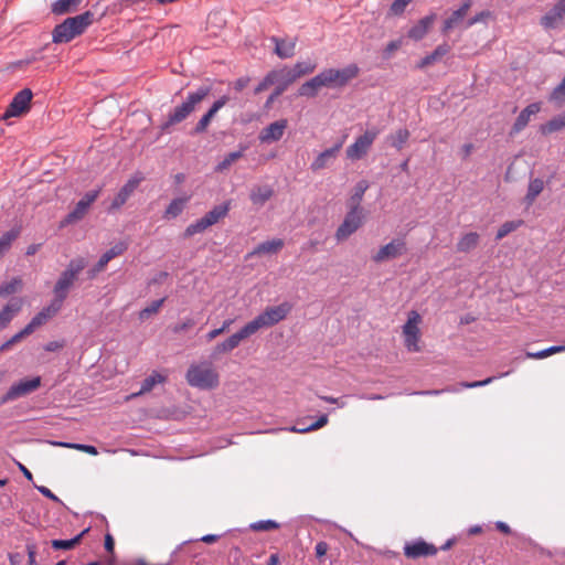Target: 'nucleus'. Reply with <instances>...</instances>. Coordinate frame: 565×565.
Instances as JSON below:
<instances>
[{
    "instance_id": "1",
    "label": "nucleus",
    "mask_w": 565,
    "mask_h": 565,
    "mask_svg": "<svg viewBox=\"0 0 565 565\" xmlns=\"http://www.w3.org/2000/svg\"><path fill=\"white\" fill-rule=\"evenodd\" d=\"M94 21L95 14L92 11H85L75 17L66 18L53 29V43L61 44L71 42L76 36L82 35Z\"/></svg>"
},
{
    "instance_id": "2",
    "label": "nucleus",
    "mask_w": 565,
    "mask_h": 565,
    "mask_svg": "<svg viewBox=\"0 0 565 565\" xmlns=\"http://www.w3.org/2000/svg\"><path fill=\"white\" fill-rule=\"evenodd\" d=\"M211 93L210 86H200L195 92H190L185 100L175 106L160 126L162 132H170V128L185 120Z\"/></svg>"
},
{
    "instance_id": "3",
    "label": "nucleus",
    "mask_w": 565,
    "mask_h": 565,
    "mask_svg": "<svg viewBox=\"0 0 565 565\" xmlns=\"http://www.w3.org/2000/svg\"><path fill=\"white\" fill-rule=\"evenodd\" d=\"M87 266L84 257H76L70 260L66 268L61 273L53 288V302L62 308L64 301L68 297L71 288L77 281L79 274Z\"/></svg>"
},
{
    "instance_id": "4",
    "label": "nucleus",
    "mask_w": 565,
    "mask_h": 565,
    "mask_svg": "<svg viewBox=\"0 0 565 565\" xmlns=\"http://www.w3.org/2000/svg\"><path fill=\"white\" fill-rule=\"evenodd\" d=\"M292 309V305L285 301L278 306L267 307L262 313L245 324L246 329L253 335L262 328L273 327L285 320Z\"/></svg>"
},
{
    "instance_id": "5",
    "label": "nucleus",
    "mask_w": 565,
    "mask_h": 565,
    "mask_svg": "<svg viewBox=\"0 0 565 565\" xmlns=\"http://www.w3.org/2000/svg\"><path fill=\"white\" fill-rule=\"evenodd\" d=\"M186 382L192 387L212 390L218 386L220 376L210 363L191 364L185 374Z\"/></svg>"
},
{
    "instance_id": "6",
    "label": "nucleus",
    "mask_w": 565,
    "mask_h": 565,
    "mask_svg": "<svg viewBox=\"0 0 565 565\" xmlns=\"http://www.w3.org/2000/svg\"><path fill=\"white\" fill-rule=\"evenodd\" d=\"M356 64H349L343 68H326L319 73L321 84L327 88H343L359 75Z\"/></svg>"
},
{
    "instance_id": "7",
    "label": "nucleus",
    "mask_w": 565,
    "mask_h": 565,
    "mask_svg": "<svg viewBox=\"0 0 565 565\" xmlns=\"http://www.w3.org/2000/svg\"><path fill=\"white\" fill-rule=\"evenodd\" d=\"M380 132V128L373 127L367 129L363 135L359 136L355 141L347 148V158L352 161L361 160L364 158Z\"/></svg>"
},
{
    "instance_id": "8",
    "label": "nucleus",
    "mask_w": 565,
    "mask_h": 565,
    "mask_svg": "<svg viewBox=\"0 0 565 565\" xmlns=\"http://www.w3.org/2000/svg\"><path fill=\"white\" fill-rule=\"evenodd\" d=\"M41 386V377L21 380L10 386L7 393L0 398V405H4L19 397L31 394Z\"/></svg>"
},
{
    "instance_id": "9",
    "label": "nucleus",
    "mask_w": 565,
    "mask_h": 565,
    "mask_svg": "<svg viewBox=\"0 0 565 565\" xmlns=\"http://www.w3.org/2000/svg\"><path fill=\"white\" fill-rule=\"evenodd\" d=\"M33 93L30 88H23L18 92L7 107L2 118L19 117L30 110Z\"/></svg>"
},
{
    "instance_id": "10",
    "label": "nucleus",
    "mask_w": 565,
    "mask_h": 565,
    "mask_svg": "<svg viewBox=\"0 0 565 565\" xmlns=\"http://www.w3.org/2000/svg\"><path fill=\"white\" fill-rule=\"evenodd\" d=\"M362 210L356 209H350V211L347 213L343 222L338 227L335 232V237L338 241L347 239L349 236H351L354 232L359 230V227L362 225Z\"/></svg>"
},
{
    "instance_id": "11",
    "label": "nucleus",
    "mask_w": 565,
    "mask_h": 565,
    "mask_svg": "<svg viewBox=\"0 0 565 565\" xmlns=\"http://www.w3.org/2000/svg\"><path fill=\"white\" fill-rule=\"evenodd\" d=\"M143 175L141 173H136L131 177L118 191L116 196L114 198L109 211L119 210L134 194L139 184L143 181Z\"/></svg>"
},
{
    "instance_id": "12",
    "label": "nucleus",
    "mask_w": 565,
    "mask_h": 565,
    "mask_svg": "<svg viewBox=\"0 0 565 565\" xmlns=\"http://www.w3.org/2000/svg\"><path fill=\"white\" fill-rule=\"evenodd\" d=\"M406 243L404 239H392L386 245L382 246L376 254L372 256L373 262L380 264L390 259L397 258L406 254Z\"/></svg>"
},
{
    "instance_id": "13",
    "label": "nucleus",
    "mask_w": 565,
    "mask_h": 565,
    "mask_svg": "<svg viewBox=\"0 0 565 565\" xmlns=\"http://www.w3.org/2000/svg\"><path fill=\"white\" fill-rule=\"evenodd\" d=\"M437 552L438 548L434 544L427 543L423 539H417L412 542H407L404 545V555L411 559L435 556Z\"/></svg>"
},
{
    "instance_id": "14",
    "label": "nucleus",
    "mask_w": 565,
    "mask_h": 565,
    "mask_svg": "<svg viewBox=\"0 0 565 565\" xmlns=\"http://www.w3.org/2000/svg\"><path fill=\"white\" fill-rule=\"evenodd\" d=\"M248 337H250V333L244 326L239 331L232 334L223 342L217 343L213 348L210 358L212 360H217L221 354L228 353V352L233 351L234 349H236L239 345V343L243 340L247 339Z\"/></svg>"
},
{
    "instance_id": "15",
    "label": "nucleus",
    "mask_w": 565,
    "mask_h": 565,
    "mask_svg": "<svg viewBox=\"0 0 565 565\" xmlns=\"http://www.w3.org/2000/svg\"><path fill=\"white\" fill-rule=\"evenodd\" d=\"M128 249V244L126 242H119L115 244L111 248L105 252L99 260L87 271V276L89 279H93L105 269L107 264L115 257L122 255Z\"/></svg>"
},
{
    "instance_id": "16",
    "label": "nucleus",
    "mask_w": 565,
    "mask_h": 565,
    "mask_svg": "<svg viewBox=\"0 0 565 565\" xmlns=\"http://www.w3.org/2000/svg\"><path fill=\"white\" fill-rule=\"evenodd\" d=\"M343 142H344V140L342 139V140L338 141L333 147L320 152L316 157V159L311 162L310 169L313 172H317V171H320L322 169L330 167L337 159V157L343 146Z\"/></svg>"
},
{
    "instance_id": "17",
    "label": "nucleus",
    "mask_w": 565,
    "mask_h": 565,
    "mask_svg": "<svg viewBox=\"0 0 565 565\" xmlns=\"http://www.w3.org/2000/svg\"><path fill=\"white\" fill-rule=\"evenodd\" d=\"M420 322V316L416 311H412L407 322L403 327V331L405 334V343L409 351H418L417 340H418V323Z\"/></svg>"
},
{
    "instance_id": "18",
    "label": "nucleus",
    "mask_w": 565,
    "mask_h": 565,
    "mask_svg": "<svg viewBox=\"0 0 565 565\" xmlns=\"http://www.w3.org/2000/svg\"><path fill=\"white\" fill-rule=\"evenodd\" d=\"M541 24L547 30L565 25V2H557L553 9L542 17Z\"/></svg>"
},
{
    "instance_id": "19",
    "label": "nucleus",
    "mask_w": 565,
    "mask_h": 565,
    "mask_svg": "<svg viewBox=\"0 0 565 565\" xmlns=\"http://www.w3.org/2000/svg\"><path fill=\"white\" fill-rule=\"evenodd\" d=\"M287 125L288 122L286 119H279L271 122L260 131L259 140L266 143L280 140L284 136L285 129L287 128Z\"/></svg>"
},
{
    "instance_id": "20",
    "label": "nucleus",
    "mask_w": 565,
    "mask_h": 565,
    "mask_svg": "<svg viewBox=\"0 0 565 565\" xmlns=\"http://www.w3.org/2000/svg\"><path fill=\"white\" fill-rule=\"evenodd\" d=\"M61 310L60 306H56L53 301L43 308L40 312H38L31 321L25 326L31 333H33L38 328L45 324L52 317H54Z\"/></svg>"
},
{
    "instance_id": "21",
    "label": "nucleus",
    "mask_w": 565,
    "mask_h": 565,
    "mask_svg": "<svg viewBox=\"0 0 565 565\" xmlns=\"http://www.w3.org/2000/svg\"><path fill=\"white\" fill-rule=\"evenodd\" d=\"M541 110V104L540 103H532L527 105L516 117L510 135H516L521 132L529 124L531 117L533 115H536Z\"/></svg>"
},
{
    "instance_id": "22",
    "label": "nucleus",
    "mask_w": 565,
    "mask_h": 565,
    "mask_svg": "<svg viewBox=\"0 0 565 565\" xmlns=\"http://www.w3.org/2000/svg\"><path fill=\"white\" fill-rule=\"evenodd\" d=\"M22 298H12L0 311V329L7 328L13 318L21 311Z\"/></svg>"
},
{
    "instance_id": "23",
    "label": "nucleus",
    "mask_w": 565,
    "mask_h": 565,
    "mask_svg": "<svg viewBox=\"0 0 565 565\" xmlns=\"http://www.w3.org/2000/svg\"><path fill=\"white\" fill-rule=\"evenodd\" d=\"M271 42L275 44V53L280 58H289L295 55L296 41L295 40H285L278 36H271Z\"/></svg>"
},
{
    "instance_id": "24",
    "label": "nucleus",
    "mask_w": 565,
    "mask_h": 565,
    "mask_svg": "<svg viewBox=\"0 0 565 565\" xmlns=\"http://www.w3.org/2000/svg\"><path fill=\"white\" fill-rule=\"evenodd\" d=\"M434 21V15H427L420 19L408 31V38L415 41L422 40L428 32Z\"/></svg>"
},
{
    "instance_id": "25",
    "label": "nucleus",
    "mask_w": 565,
    "mask_h": 565,
    "mask_svg": "<svg viewBox=\"0 0 565 565\" xmlns=\"http://www.w3.org/2000/svg\"><path fill=\"white\" fill-rule=\"evenodd\" d=\"M321 79L319 74L310 78L309 81L305 82L299 88H298V96L301 97H308V98H315L318 95V92L320 88H322Z\"/></svg>"
},
{
    "instance_id": "26",
    "label": "nucleus",
    "mask_w": 565,
    "mask_h": 565,
    "mask_svg": "<svg viewBox=\"0 0 565 565\" xmlns=\"http://www.w3.org/2000/svg\"><path fill=\"white\" fill-rule=\"evenodd\" d=\"M190 196L177 198L173 199L170 204L167 206L163 218L164 220H173L182 214L185 209L186 203L189 202Z\"/></svg>"
},
{
    "instance_id": "27",
    "label": "nucleus",
    "mask_w": 565,
    "mask_h": 565,
    "mask_svg": "<svg viewBox=\"0 0 565 565\" xmlns=\"http://www.w3.org/2000/svg\"><path fill=\"white\" fill-rule=\"evenodd\" d=\"M89 209V205H87L86 202H84L82 199L76 203L73 211H71L64 220L61 222V226L73 224L79 220H82L87 211Z\"/></svg>"
},
{
    "instance_id": "28",
    "label": "nucleus",
    "mask_w": 565,
    "mask_h": 565,
    "mask_svg": "<svg viewBox=\"0 0 565 565\" xmlns=\"http://www.w3.org/2000/svg\"><path fill=\"white\" fill-rule=\"evenodd\" d=\"M274 190L269 185L255 186L250 192V201L255 205L263 206L271 196Z\"/></svg>"
},
{
    "instance_id": "29",
    "label": "nucleus",
    "mask_w": 565,
    "mask_h": 565,
    "mask_svg": "<svg viewBox=\"0 0 565 565\" xmlns=\"http://www.w3.org/2000/svg\"><path fill=\"white\" fill-rule=\"evenodd\" d=\"M469 7V2H463L462 7L454 11L452 14L444 21V26L441 29L444 34H447L451 29H454L458 24L459 21L463 19Z\"/></svg>"
},
{
    "instance_id": "30",
    "label": "nucleus",
    "mask_w": 565,
    "mask_h": 565,
    "mask_svg": "<svg viewBox=\"0 0 565 565\" xmlns=\"http://www.w3.org/2000/svg\"><path fill=\"white\" fill-rule=\"evenodd\" d=\"M270 77L273 78L274 84H282L285 87H289L292 83L296 82L294 74H291L289 67L284 66L279 70H273L269 72Z\"/></svg>"
},
{
    "instance_id": "31",
    "label": "nucleus",
    "mask_w": 565,
    "mask_h": 565,
    "mask_svg": "<svg viewBox=\"0 0 565 565\" xmlns=\"http://www.w3.org/2000/svg\"><path fill=\"white\" fill-rule=\"evenodd\" d=\"M230 211V202H224L222 204L215 205L211 211H209L203 217L206 223L212 226L216 224L221 218L225 217Z\"/></svg>"
},
{
    "instance_id": "32",
    "label": "nucleus",
    "mask_w": 565,
    "mask_h": 565,
    "mask_svg": "<svg viewBox=\"0 0 565 565\" xmlns=\"http://www.w3.org/2000/svg\"><path fill=\"white\" fill-rule=\"evenodd\" d=\"M21 227H13L3 233L0 237V258H2L11 248L12 243L20 236Z\"/></svg>"
},
{
    "instance_id": "33",
    "label": "nucleus",
    "mask_w": 565,
    "mask_h": 565,
    "mask_svg": "<svg viewBox=\"0 0 565 565\" xmlns=\"http://www.w3.org/2000/svg\"><path fill=\"white\" fill-rule=\"evenodd\" d=\"M565 128V114L557 115L540 126L542 135H551Z\"/></svg>"
},
{
    "instance_id": "34",
    "label": "nucleus",
    "mask_w": 565,
    "mask_h": 565,
    "mask_svg": "<svg viewBox=\"0 0 565 565\" xmlns=\"http://www.w3.org/2000/svg\"><path fill=\"white\" fill-rule=\"evenodd\" d=\"M479 238L480 236L476 232L465 234L457 243V250L460 253H468L475 249L479 244Z\"/></svg>"
},
{
    "instance_id": "35",
    "label": "nucleus",
    "mask_w": 565,
    "mask_h": 565,
    "mask_svg": "<svg viewBox=\"0 0 565 565\" xmlns=\"http://www.w3.org/2000/svg\"><path fill=\"white\" fill-rule=\"evenodd\" d=\"M23 288V280L20 277H13L9 281H4L0 285V297L6 298L17 292H20Z\"/></svg>"
},
{
    "instance_id": "36",
    "label": "nucleus",
    "mask_w": 565,
    "mask_h": 565,
    "mask_svg": "<svg viewBox=\"0 0 565 565\" xmlns=\"http://www.w3.org/2000/svg\"><path fill=\"white\" fill-rule=\"evenodd\" d=\"M89 531V529H85L83 530L79 534H77L76 536H74L73 539L71 540H52L51 541V546L54 548V550H73L76 545H78L84 535Z\"/></svg>"
},
{
    "instance_id": "37",
    "label": "nucleus",
    "mask_w": 565,
    "mask_h": 565,
    "mask_svg": "<svg viewBox=\"0 0 565 565\" xmlns=\"http://www.w3.org/2000/svg\"><path fill=\"white\" fill-rule=\"evenodd\" d=\"M544 189V181L540 178L530 181L524 201L527 206L532 205Z\"/></svg>"
},
{
    "instance_id": "38",
    "label": "nucleus",
    "mask_w": 565,
    "mask_h": 565,
    "mask_svg": "<svg viewBox=\"0 0 565 565\" xmlns=\"http://www.w3.org/2000/svg\"><path fill=\"white\" fill-rule=\"evenodd\" d=\"M284 241L281 238H274L260 243L254 250V254H275L284 247Z\"/></svg>"
},
{
    "instance_id": "39",
    "label": "nucleus",
    "mask_w": 565,
    "mask_h": 565,
    "mask_svg": "<svg viewBox=\"0 0 565 565\" xmlns=\"http://www.w3.org/2000/svg\"><path fill=\"white\" fill-rule=\"evenodd\" d=\"M164 381V376H162L158 372H153L151 375H149L142 381L140 391L138 393L132 394V396H139L145 393H148L154 387L156 384L163 383Z\"/></svg>"
},
{
    "instance_id": "40",
    "label": "nucleus",
    "mask_w": 565,
    "mask_h": 565,
    "mask_svg": "<svg viewBox=\"0 0 565 565\" xmlns=\"http://www.w3.org/2000/svg\"><path fill=\"white\" fill-rule=\"evenodd\" d=\"M216 113L212 110L210 107L209 110L201 117V119L196 122L194 128L191 131V135H201L206 132L207 127L210 126L212 119L215 117Z\"/></svg>"
},
{
    "instance_id": "41",
    "label": "nucleus",
    "mask_w": 565,
    "mask_h": 565,
    "mask_svg": "<svg viewBox=\"0 0 565 565\" xmlns=\"http://www.w3.org/2000/svg\"><path fill=\"white\" fill-rule=\"evenodd\" d=\"M317 65L310 62H297L292 67H289L291 74H294L295 79L311 74L315 72Z\"/></svg>"
},
{
    "instance_id": "42",
    "label": "nucleus",
    "mask_w": 565,
    "mask_h": 565,
    "mask_svg": "<svg viewBox=\"0 0 565 565\" xmlns=\"http://www.w3.org/2000/svg\"><path fill=\"white\" fill-rule=\"evenodd\" d=\"M409 136L411 134L406 128H401L388 137L390 145L395 149L401 150L407 142Z\"/></svg>"
},
{
    "instance_id": "43",
    "label": "nucleus",
    "mask_w": 565,
    "mask_h": 565,
    "mask_svg": "<svg viewBox=\"0 0 565 565\" xmlns=\"http://www.w3.org/2000/svg\"><path fill=\"white\" fill-rule=\"evenodd\" d=\"M210 225L206 223L205 218L202 216L201 218L196 220L195 222L191 223L186 226L183 233V237L188 238L195 234L203 233Z\"/></svg>"
},
{
    "instance_id": "44",
    "label": "nucleus",
    "mask_w": 565,
    "mask_h": 565,
    "mask_svg": "<svg viewBox=\"0 0 565 565\" xmlns=\"http://www.w3.org/2000/svg\"><path fill=\"white\" fill-rule=\"evenodd\" d=\"M243 157V150L239 151H233L227 153L224 159L217 163L215 167L216 172H223L224 170L228 169L235 161L241 159Z\"/></svg>"
},
{
    "instance_id": "45",
    "label": "nucleus",
    "mask_w": 565,
    "mask_h": 565,
    "mask_svg": "<svg viewBox=\"0 0 565 565\" xmlns=\"http://www.w3.org/2000/svg\"><path fill=\"white\" fill-rule=\"evenodd\" d=\"M166 301V298H161V299H158V300H154L152 301L149 306H147L146 308H143L142 310H140L139 312V319L140 320H147L149 319L152 315H156L159 312L160 308L162 307V305Z\"/></svg>"
},
{
    "instance_id": "46",
    "label": "nucleus",
    "mask_w": 565,
    "mask_h": 565,
    "mask_svg": "<svg viewBox=\"0 0 565 565\" xmlns=\"http://www.w3.org/2000/svg\"><path fill=\"white\" fill-rule=\"evenodd\" d=\"M522 221H508L504 222L498 230L495 235V241H501L507 235H509L511 232L515 231L522 225Z\"/></svg>"
},
{
    "instance_id": "47",
    "label": "nucleus",
    "mask_w": 565,
    "mask_h": 565,
    "mask_svg": "<svg viewBox=\"0 0 565 565\" xmlns=\"http://www.w3.org/2000/svg\"><path fill=\"white\" fill-rule=\"evenodd\" d=\"M367 189V184L365 182H359L355 186V192L350 199V209L362 210L360 203L363 199V195Z\"/></svg>"
},
{
    "instance_id": "48",
    "label": "nucleus",
    "mask_w": 565,
    "mask_h": 565,
    "mask_svg": "<svg viewBox=\"0 0 565 565\" xmlns=\"http://www.w3.org/2000/svg\"><path fill=\"white\" fill-rule=\"evenodd\" d=\"M280 527V524L274 520H262L254 522L249 525V529L254 532L271 531Z\"/></svg>"
},
{
    "instance_id": "49",
    "label": "nucleus",
    "mask_w": 565,
    "mask_h": 565,
    "mask_svg": "<svg viewBox=\"0 0 565 565\" xmlns=\"http://www.w3.org/2000/svg\"><path fill=\"white\" fill-rule=\"evenodd\" d=\"M78 2H53L52 12L55 14H65L74 12L77 9Z\"/></svg>"
},
{
    "instance_id": "50",
    "label": "nucleus",
    "mask_w": 565,
    "mask_h": 565,
    "mask_svg": "<svg viewBox=\"0 0 565 565\" xmlns=\"http://www.w3.org/2000/svg\"><path fill=\"white\" fill-rule=\"evenodd\" d=\"M327 423H328V416L321 415L315 423L307 426L306 428L291 427L290 430L303 434V433H308L311 430H317V429L323 427Z\"/></svg>"
},
{
    "instance_id": "51",
    "label": "nucleus",
    "mask_w": 565,
    "mask_h": 565,
    "mask_svg": "<svg viewBox=\"0 0 565 565\" xmlns=\"http://www.w3.org/2000/svg\"><path fill=\"white\" fill-rule=\"evenodd\" d=\"M450 51L447 43L439 44L429 55L436 62L440 61Z\"/></svg>"
},
{
    "instance_id": "52",
    "label": "nucleus",
    "mask_w": 565,
    "mask_h": 565,
    "mask_svg": "<svg viewBox=\"0 0 565 565\" xmlns=\"http://www.w3.org/2000/svg\"><path fill=\"white\" fill-rule=\"evenodd\" d=\"M552 99L563 103L565 102V77L562 82L553 89Z\"/></svg>"
},
{
    "instance_id": "53",
    "label": "nucleus",
    "mask_w": 565,
    "mask_h": 565,
    "mask_svg": "<svg viewBox=\"0 0 565 565\" xmlns=\"http://www.w3.org/2000/svg\"><path fill=\"white\" fill-rule=\"evenodd\" d=\"M195 320L193 318H186L184 321L175 324L173 328H172V331L174 333H181V332H185L188 330H190L191 328H193L195 326Z\"/></svg>"
},
{
    "instance_id": "54",
    "label": "nucleus",
    "mask_w": 565,
    "mask_h": 565,
    "mask_svg": "<svg viewBox=\"0 0 565 565\" xmlns=\"http://www.w3.org/2000/svg\"><path fill=\"white\" fill-rule=\"evenodd\" d=\"M495 379H497L495 376H490V377H487L486 380H482V381L461 382L460 386L463 387V388L481 387V386H486V385L492 383Z\"/></svg>"
},
{
    "instance_id": "55",
    "label": "nucleus",
    "mask_w": 565,
    "mask_h": 565,
    "mask_svg": "<svg viewBox=\"0 0 565 565\" xmlns=\"http://www.w3.org/2000/svg\"><path fill=\"white\" fill-rule=\"evenodd\" d=\"M402 45L401 40L391 41L383 51V56L385 58H390L395 51H397Z\"/></svg>"
},
{
    "instance_id": "56",
    "label": "nucleus",
    "mask_w": 565,
    "mask_h": 565,
    "mask_svg": "<svg viewBox=\"0 0 565 565\" xmlns=\"http://www.w3.org/2000/svg\"><path fill=\"white\" fill-rule=\"evenodd\" d=\"M271 85H273V78L270 77V74L268 72L266 74V76L262 79V82L255 87L254 93L259 94V93L266 90Z\"/></svg>"
},
{
    "instance_id": "57",
    "label": "nucleus",
    "mask_w": 565,
    "mask_h": 565,
    "mask_svg": "<svg viewBox=\"0 0 565 565\" xmlns=\"http://www.w3.org/2000/svg\"><path fill=\"white\" fill-rule=\"evenodd\" d=\"M34 487L45 498H47L54 502L62 503V501L49 488H46L44 486H34Z\"/></svg>"
},
{
    "instance_id": "58",
    "label": "nucleus",
    "mask_w": 565,
    "mask_h": 565,
    "mask_svg": "<svg viewBox=\"0 0 565 565\" xmlns=\"http://www.w3.org/2000/svg\"><path fill=\"white\" fill-rule=\"evenodd\" d=\"M329 551V544L324 541H320L315 546L316 556L318 558L323 557Z\"/></svg>"
},
{
    "instance_id": "59",
    "label": "nucleus",
    "mask_w": 565,
    "mask_h": 565,
    "mask_svg": "<svg viewBox=\"0 0 565 565\" xmlns=\"http://www.w3.org/2000/svg\"><path fill=\"white\" fill-rule=\"evenodd\" d=\"M99 193H100V190H99V189H98V190H92V191H88V192H86V193L84 194V196L82 198V200H83L84 202H86V203H87V205H89V206H90V205H92V204L97 200V198H98Z\"/></svg>"
},
{
    "instance_id": "60",
    "label": "nucleus",
    "mask_w": 565,
    "mask_h": 565,
    "mask_svg": "<svg viewBox=\"0 0 565 565\" xmlns=\"http://www.w3.org/2000/svg\"><path fill=\"white\" fill-rule=\"evenodd\" d=\"M32 334L26 327H24L20 332L15 333L13 337L9 339V343H12L14 345L15 343L20 342L25 337Z\"/></svg>"
},
{
    "instance_id": "61",
    "label": "nucleus",
    "mask_w": 565,
    "mask_h": 565,
    "mask_svg": "<svg viewBox=\"0 0 565 565\" xmlns=\"http://www.w3.org/2000/svg\"><path fill=\"white\" fill-rule=\"evenodd\" d=\"M65 347V342L64 341H51V342H47L43 349L47 352H55V351H58L61 349H63Z\"/></svg>"
},
{
    "instance_id": "62",
    "label": "nucleus",
    "mask_w": 565,
    "mask_h": 565,
    "mask_svg": "<svg viewBox=\"0 0 565 565\" xmlns=\"http://www.w3.org/2000/svg\"><path fill=\"white\" fill-rule=\"evenodd\" d=\"M228 100H230V97H228V96H226V95L221 96L218 99H216V100L212 104V106H211L212 110H214V111L217 114V111H218L221 108H223V107L228 103Z\"/></svg>"
},
{
    "instance_id": "63",
    "label": "nucleus",
    "mask_w": 565,
    "mask_h": 565,
    "mask_svg": "<svg viewBox=\"0 0 565 565\" xmlns=\"http://www.w3.org/2000/svg\"><path fill=\"white\" fill-rule=\"evenodd\" d=\"M228 100H230V97H228V96H226V95L221 96L218 99H216V100L212 104V106H211L212 110H214V111L217 114V111H218L221 108H223V107L228 103Z\"/></svg>"
},
{
    "instance_id": "64",
    "label": "nucleus",
    "mask_w": 565,
    "mask_h": 565,
    "mask_svg": "<svg viewBox=\"0 0 565 565\" xmlns=\"http://www.w3.org/2000/svg\"><path fill=\"white\" fill-rule=\"evenodd\" d=\"M26 550H28V562H29V565H39L36 559H35V556H36L35 546L34 545H26Z\"/></svg>"
}]
</instances>
